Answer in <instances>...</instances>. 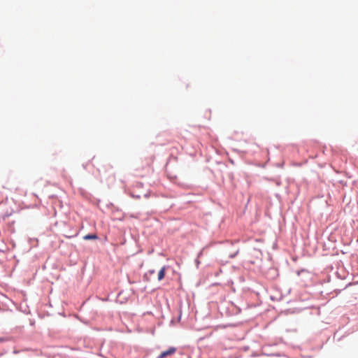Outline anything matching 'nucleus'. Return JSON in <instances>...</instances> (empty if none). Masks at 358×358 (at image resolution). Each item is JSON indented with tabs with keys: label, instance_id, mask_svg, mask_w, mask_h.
<instances>
[{
	"label": "nucleus",
	"instance_id": "423d86ee",
	"mask_svg": "<svg viewBox=\"0 0 358 358\" xmlns=\"http://www.w3.org/2000/svg\"><path fill=\"white\" fill-rule=\"evenodd\" d=\"M143 196H144L145 197H148V193H147V192H145V193L143 194Z\"/></svg>",
	"mask_w": 358,
	"mask_h": 358
},
{
	"label": "nucleus",
	"instance_id": "7ed1b4c3",
	"mask_svg": "<svg viewBox=\"0 0 358 358\" xmlns=\"http://www.w3.org/2000/svg\"><path fill=\"white\" fill-rule=\"evenodd\" d=\"M130 195L133 197V198H136V199H140L141 197V195L138 194L136 190H135V188H133L132 190L131 191V193H130Z\"/></svg>",
	"mask_w": 358,
	"mask_h": 358
},
{
	"label": "nucleus",
	"instance_id": "f257e3e1",
	"mask_svg": "<svg viewBox=\"0 0 358 358\" xmlns=\"http://www.w3.org/2000/svg\"><path fill=\"white\" fill-rule=\"evenodd\" d=\"M176 352V348L174 347L169 348L167 350L162 352L157 358H166L168 356L173 355Z\"/></svg>",
	"mask_w": 358,
	"mask_h": 358
},
{
	"label": "nucleus",
	"instance_id": "20e7f679",
	"mask_svg": "<svg viewBox=\"0 0 358 358\" xmlns=\"http://www.w3.org/2000/svg\"><path fill=\"white\" fill-rule=\"evenodd\" d=\"M98 237L96 234H87L84 236L85 240H96Z\"/></svg>",
	"mask_w": 358,
	"mask_h": 358
},
{
	"label": "nucleus",
	"instance_id": "f03ea898",
	"mask_svg": "<svg viewBox=\"0 0 358 358\" xmlns=\"http://www.w3.org/2000/svg\"><path fill=\"white\" fill-rule=\"evenodd\" d=\"M165 271H166V268L164 266L159 271V273H158V280H162L164 278Z\"/></svg>",
	"mask_w": 358,
	"mask_h": 358
},
{
	"label": "nucleus",
	"instance_id": "39448f33",
	"mask_svg": "<svg viewBox=\"0 0 358 358\" xmlns=\"http://www.w3.org/2000/svg\"><path fill=\"white\" fill-rule=\"evenodd\" d=\"M143 183L138 182V183L136 184V187L141 188L143 187Z\"/></svg>",
	"mask_w": 358,
	"mask_h": 358
}]
</instances>
